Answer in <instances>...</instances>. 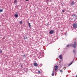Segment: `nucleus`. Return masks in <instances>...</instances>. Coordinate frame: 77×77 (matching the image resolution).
I'll return each mask as SVG.
<instances>
[{
    "label": "nucleus",
    "instance_id": "1a4fd4ad",
    "mask_svg": "<svg viewBox=\"0 0 77 77\" xmlns=\"http://www.w3.org/2000/svg\"><path fill=\"white\" fill-rule=\"evenodd\" d=\"M14 17H16V18H17L18 17V14H14Z\"/></svg>",
    "mask_w": 77,
    "mask_h": 77
},
{
    "label": "nucleus",
    "instance_id": "5701e85b",
    "mask_svg": "<svg viewBox=\"0 0 77 77\" xmlns=\"http://www.w3.org/2000/svg\"><path fill=\"white\" fill-rule=\"evenodd\" d=\"M26 1V2H28V1H29V0H25Z\"/></svg>",
    "mask_w": 77,
    "mask_h": 77
},
{
    "label": "nucleus",
    "instance_id": "4468645a",
    "mask_svg": "<svg viewBox=\"0 0 77 77\" xmlns=\"http://www.w3.org/2000/svg\"><path fill=\"white\" fill-rule=\"evenodd\" d=\"M20 24H23V21H20Z\"/></svg>",
    "mask_w": 77,
    "mask_h": 77
},
{
    "label": "nucleus",
    "instance_id": "393cba45",
    "mask_svg": "<svg viewBox=\"0 0 77 77\" xmlns=\"http://www.w3.org/2000/svg\"><path fill=\"white\" fill-rule=\"evenodd\" d=\"M16 14H18V13L17 12H16Z\"/></svg>",
    "mask_w": 77,
    "mask_h": 77
},
{
    "label": "nucleus",
    "instance_id": "4be33fe9",
    "mask_svg": "<svg viewBox=\"0 0 77 77\" xmlns=\"http://www.w3.org/2000/svg\"><path fill=\"white\" fill-rule=\"evenodd\" d=\"M62 12H65V11L64 10H63L62 11Z\"/></svg>",
    "mask_w": 77,
    "mask_h": 77
},
{
    "label": "nucleus",
    "instance_id": "ddd939ff",
    "mask_svg": "<svg viewBox=\"0 0 77 77\" xmlns=\"http://www.w3.org/2000/svg\"><path fill=\"white\" fill-rule=\"evenodd\" d=\"M29 26L30 28H31V25H30V23H29Z\"/></svg>",
    "mask_w": 77,
    "mask_h": 77
},
{
    "label": "nucleus",
    "instance_id": "f3484780",
    "mask_svg": "<svg viewBox=\"0 0 77 77\" xmlns=\"http://www.w3.org/2000/svg\"><path fill=\"white\" fill-rule=\"evenodd\" d=\"M73 52H74V53H75V50H73Z\"/></svg>",
    "mask_w": 77,
    "mask_h": 77
},
{
    "label": "nucleus",
    "instance_id": "a878e982",
    "mask_svg": "<svg viewBox=\"0 0 77 77\" xmlns=\"http://www.w3.org/2000/svg\"><path fill=\"white\" fill-rule=\"evenodd\" d=\"M52 72L53 73H54V70Z\"/></svg>",
    "mask_w": 77,
    "mask_h": 77
},
{
    "label": "nucleus",
    "instance_id": "6ab92c4d",
    "mask_svg": "<svg viewBox=\"0 0 77 77\" xmlns=\"http://www.w3.org/2000/svg\"><path fill=\"white\" fill-rule=\"evenodd\" d=\"M60 72H63V71H62V70H60Z\"/></svg>",
    "mask_w": 77,
    "mask_h": 77
},
{
    "label": "nucleus",
    "instance_id": "39448f33",
    "mask_svg": "<svg viewBox=\"0 0 77 77\" xmlns=\"http://www.w3.org/2000/svg\"><path fill=\"white\" fill-rule=\"evenodd\" d=\"M34 66H38V64L37 63H34Z\"/></svg>",
    "mask_w": 77,
    "mask_h": 77
},
{
    "label": "nucleus",
    "instance_id": "9b49d317",
    "mask_svg": "<svg viewBox=\"0 0 77 77\" xmlns=\"http://www.w3.org/2000/svg\"><path fill=\"white\" fill-rule=\"evenodd\" d=\"M26 57V55H23V58H25V57Z\"/></svg>",
    "mask_w": 77,
    "mask_h": 77
},
{
    "label": "nucleus",
    "instance_id": "b1692460",
    "mask_svg": "<svg viewBox=\"0 0 77 77\" xmlns=\"http://www.w3.org/2000/svg\"><path fill=\"white\" fill-rule=\"evenodd\" d=\"M69 46V45H67L66 46V47H68Z\"/></svg>",
    "mask_w": 77,
    "mask_h": 77
},
{
    "label": "nucleus",
    "instance_id": "423d86ee",
    "mask_svg": "<svg viewBox=\"0 0 77 77\" xmlns=\"http://www.w3.org/2000/svg\"><path fill=\"white\" fill-rule=\"evenodd\" d=\"M71 5H75V3H74V2H72L71 3Z\"/></svg>",
    "mask_w": 77,
    "mask_h": 77
},
{
    "label": "nucleus",
    "instance_id": "aec40b11",
    "mask_svg": "<svg viewBox=\"0 0 77 77\" xmlns=\"http://www.w3.org/2000/svg\"><path fill=\"white\" fill-rule=\"evenodd\" d=\"M52 75V76H54V73H52L51 74Z\"/></svg>",
    "mask_w": 77,
    "mask_h": 77
},
{
    "label": "nucleus",
    "instance_id": "20e7f679",
    "mask_svg": "<svg viewBox=\"0 0 77 77\" xmlns=\"http://www.w3.org/2000/svg\"><path fill=\"white\" fill-rule=\"evenodd\" d=\"M49 33L50 34H51V35H52V34H53V33H54V31L53 30H51L49 32Z\"/></svg>",
    "mask_w": 77,
    "mask_h": 77
},
{
    "label": "nucleus",
    "instance_id": "6e6552de",
    "mask_svg": "<svg viewBox=\"0 0 77 77\" xmlns=\"http://www.w3.org/2000/svg\"><path fill=\"white\" fill-rule=\"evenodd\" d=\"M59 58H60V59H62V56L61 55H60L59 56Z\"/></svg>",
    "mask_w": 77,
    "mask_h": 77
},
{
    "label": "nucleus",
    "instance_id": "a211bd4d",
    "mask_svg": "<svg viewBox=\"0 0 77 77\" xmlns=\"http://www.w3.org/2000/svg\"><path fill=\"white\" fill-rule=\"evenodd\" d=\"M2 50H0V53H2Z\"/></svg>",
    "mask_w": 77,
    "mask_h": 77
},
{
    "label": "nucleus",
    "instance_id": "f8f14e48",
    "mask_svg": "<svg viewBox=\"0 0 77 77\" xmlns=\"http://www.w3.org/2000/svg\"><path fill=\"white\" fill-rule=\"evenodd\" d=\"M3 11V9H0V12H2Z\"/></svg>",
    "mask_w": 77,
    "mask_h": 77
},
{
    "label": "nucleus",
    "instance_id": "f03ea898",
    "mask_svg": "<svg viewBox=\"0 0 77 77\" xmlns=\"http://www.w3.org/2000/svg\"><path fill=\"white\" fill-rule=\"evenodd\" d=\"M73 27L74 28H77V23L73 24Z\"/></svg>",
    "mask_w": 77,
    "mask_h": 77
},
{
    "label": "nucleus",
    "instance_id": "0eeeda50",
    "mask_svg": "<svg viewBox=\"0 0 77 77\" xmlns=\"http://www.w3.org/2000/svg\"><path fill=\"white\" fill-rule=\"evenodd\" d=\"M14 2L15 5H17V1L16 0H15Z\"/></svg>",
    "mask_w": 77,
    "mask_h": 77
},
{
    "label": "nucleus",
    "instance_id": "bb28decb",
    "mask_svg": "<svg viewBox=\"0 0 77 77\" xmlns=\"http://www.w3.org/2000/svg\"><path fill=\"white\" fill-rule=\"evenodd\" d=\"M76 77H77V75H76Z\"/></svg>",
    "mask_w": 77,
    "mask_h": 77
},
{
    "label": "nucleus",
    "instance_id": "dca6fc26",
    "mask_svg": "<svg viewBox=\"0 0 77 77\" xmlns=\"http://www.w3.org/2000/svg\"><path fill=\"white\" fill-rule=\"evenodd\" d=\"M38 74H41V72L39 70H38Z\"/></svg>",
    "mask_w": 77,
    "mask_h": 77
},
{
    "label": "nucleus",
    "instance_id": "412c9836",
    "mask_svg": "<svg viewBox=\"0 0 77 77\" xmlns=\"http://www.w3.org/2000/svg\"><path fill=\"white\" fill-rule=\"evenodd\" d=\"M74 16V17L75 18H77V17L75 15H73Z\"/></svg>",
    "mask_w": 77,
    "mask_h": 77
},
{
    "label": "nucleus",
    "instance_id": "f257e3e1",
    "mask_svg": "<svg viewBox=\"0 0 77 77\" xmlns=\"http://www.w3.org/2000/svg\"><path fill=\"white\" fill-rule=\"evenodd\" d=\"M69 46L70 47L72 46V47H73L74 48H76V47H77V43L76 42H75L74 43V45H70Z\"/></svg>",
    "mask_w": 77,
    "mask_h": 77
},
{
    "label": "nucleus",
    "instance_id": "9d476101",
    "mask_svg": "<svg viewBox=\"0 0 77 77\" xmlns=\"http://www.w3.org/2000/svg\"><path fill=\"white\" fill-rule=\"evenodd\" d=\"M24 39H27V36H26V35L24 37Z\"/></svg>",
    "mask_w": 77,
    "mask_h": 77
},
{
    "label": "nucleus",
    "instance_id": "2eb2a0df",
    "mask_svg": "<svg viewBox=\"0 0 77 77\" xmlns=\"http://www.w3.org/2000/svg\"><path fill=\"white\" fill-rule=\"evenodd\" d=\"M72 63H73V62H72L71 63H70V64H69V65H68V66H70V65H71Z\"/></svg>",
    "mask_w": 77,
    "mask_h": 77
},
{
    "label": "nucleus",
    "instance_id": "7ed1b4c3",
    "mask_svg": "<svg viewBox=\"0 0 77 77\" xmlns=\"http://www.w3.org/2000/svg\"><path fill=\"white\" fill-rule=\"evenodd\" d=\"M54 68H55V71H56L57 69H58V68H59L58 66H56L55 67H54Z\"/></svg>",
    "mask_w": 77,
    "mask_h": 77
}]
</instances>
